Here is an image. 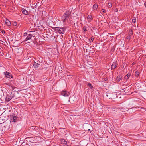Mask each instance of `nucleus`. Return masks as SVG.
Returning a JSON list of instances; mask_svg holds the SVG:
<instances>
[{"label":"nucleus","instance_id":"obj_1","mask_svg":"<svg viewBox=\"0 0 146 146\" xmlns=\"http://www.w3.org/2000/svg\"><path fill=\"white\" fill-rule=\"evenodd\" d=\"M51 27L53 30L60 34H64L66 30L65 28L64 27Z\"/></svg>","mask_w":146,"mask_h":146},{"label":"nucleus","instance_id":"obj_37","mask_svg":"<svg viewBox=\"0 0 146 146\" xmlns=\"http://www.w3.org/2000/svg\"><path fill=\"white\" fill-rule=\"evenodd\" d=\"M16 98V97H15V98Z\"/></svg>","mask_w":146,"mask_h":146},{"label":"nucleus","instance_id":"obj_36","mask_svg":"<svg viewBox=\"0 0 146 146\" xmlns=\"http://www.w3.org/2000/svg\"><path fill=\"white\" fill-rule=\"evenodd\" d=\"M90 130V129H88V131H89Z\"/></svg>","mask_w":146,"mask_h":146},{"label":"nucleus","instance_id":"obj_26","mask_svg":"<svg viewBox=\"0 0 146 146\" xmlns=\"http://www.w3.org/2000/svg\"><path fill=\"white\" fill-rule=\"evenodd\" d=\"M133 33L132 30H131L129 31V35H130L131 36V35H133Z\"/></svg>","mask_w":146,"mask_h":146},{"label":"nucleus","instance_id":"obj_27","mask_svg":"<svg viewBox=\"0 0 146 146\" xmlns=\"http://www.w3.org/2000/svg\"><path fill=\"white\" fill-rule=\"evenodd\" d=\"M136 19L134 17L132 20V22L134 23L136 22Z\"/></svg>","mask_w":146,"mask_h":146},{"label":"nucleus","instance_id":"obj_28","mask_svg":"<svg viewBox=\"0 0 146 146\" xmlns=\"http://www.w3.org/2000/svg\"><path fill=\"white\" fill-rule=\"evenodd\" d=\"M88 19H92V16L91 15H88Z\"/></svg>","mask_w":146,"mask_h":146},{"label":"nucleus","instance_id":"obj_17","mask_svg":"<svg viewBox=\"0 0 146 146\" xmlns=\"http://www.w3.org/2000/svg\"><path fill=\"white\" fill-rule=\"evenodd\" d=\"M46 36L48 38H50L52 36L51 35V34L50 33V34H47L46 33L45 34Z\"/></svg>","mask_w":146,"mask_h":146},{"label":"nucleus","instance_id":"obj_7","mask_svg":"<svg viewBox=\"0 0 146 146\" xmlns=\"http://www.w3.org/2000/svg\"><path fill=\"white\" fill-rule=\"evenodd\" d=\"M12 99V98L10 94H7L5 98V100L7 101H9Z\"/></svg>","mask_w":146,"mask_h":146},{"label":"nucleus","instance_id":"obj_31","mask_svg":"<svg viewBox=\"0 0 146 146\" xmlns=\"http://www.w3.org/2000/svg\"><path fill=\"white\" fill-rule=\"evenodd\" d=\"M1 31L2 33H5V31L4 30H2Z\"/></svg>","mask_w":146,"mask_h":146},{"label":"nucleus","instance_id":"obj_12","mask_svg":"<svg viewBox=\"0 0 146 146\" xmlns=\"http://www.w3.org/2000/svg\"><path fill=\"white\" fill-rule=\"evenodd\" d=\"M122 76L121 75H119L117 78V81H119L122 80Z\"/></svg>","mask_w":146,"mask_h":146},{"label":"nucleus","instance_id":"obj_15","mask_svg":"<svg viewBox=\"0 0 146 146\" xmlns=\"http://www.w3.org/2000/svg\"><path fill=\"white\" fill-rule=\"evenodd\" d=\"M15 92H12L11 94H10L11 98H14L15 97Z\"/></svg>","mask_w":146,"mask_h":146},{"label":"nucleus","instance_id":"obj_35","mask_svg":"<svg viewBox=\"0 0 146 146\" xmlns=\"http://www.w3.org/2000/svg\"><path fill=\"white\" fill-rule=\"evenodd\" d=\"M106 96H108V95H106Z\"/></svg>","mask_w":146,"mask_h":146},{"label":"nucleus","instance_id":"obj_10","mask_svg":"<svg viewBox=\"0 0 146 146\" xmlns=\"http://www.w3.org/2000/svg\"><path fill=\"white\" fill-rule=\"evenodd\" d=\"M117 64L116 62H114L111 66V68L112 69H114L117 67Z\"/></svg>","mask_w":146,"mask_h":146},{"label":"nucleus","instance_id":"obj_30","mask_svg":"<svg viewBox=\"0 0 146 146\" xmlns=\"http://www.w3.org/2000/svg\"><path fill=\"white\" fill-rule=\"evenodd\" d=\"M102 13H105L106 12V11L104 9H102Z\"/></svg>","mask_w":146,"mask_h":146},{"label":"nucleus","instance_id":"obj_23","mask_svg":"<svg viewBox=\"0 0 146 146\" xmlns=\"http://www.w3.org/2000/svg\"><path fill=\"white\" fill-rule=\"evenodd\" d=\"M112 4L111 3H109L108 4V6L109 8H111L112 7Z\"/></svg>","mask_w":146,"mask_h":146},{"label":"nucleus","instance_id":"obj_8","mask_svg":"<svg viewBox=\"0 0 146 146\" xmlns=\"http://www.w3.org/2000/svg\"><path fill=\"white\" fill-rule=\"evenodd\" d=\"M33 36V34H29L27 36L26 38L25 39V41H27L30 39H31Z\"/></svg>","mask_w":146,"mask_h":146},{"label":"nucleus","instance_id":"obj_11","mask_svg":"<svg viewBox=\"0 0 146 146\" xmlns=\"http://www.w3.org/2000/svg\"><path fill=\"white\" fill-rule=\"evenodd\" d=\"M5 23L8 26H10L11 24L10 21L8 19H6L5 21Z\"/></svg>","mask_w":146,"mask_h":146},{"label":"nucleus","instance_id":"obj_33","mask_svg":"<svg viewBox=\"0 0 146 146\" xmlns=\"http://www.w3.org/2000/svg\"><path fill=\"white\" fill-rule=\"evenodd\" d=\"M144 5H145V7H146V1Z\"/></svg>","mask_w":146,"mask_h":146},{"label":"nucleus","instance_id":"obj_21","mask_svg":"<svg viewBox=\"0 0 146 146\" xmlns=\"http://www.w3.org/2000/svg\"><path fill=\"white\" fill-rule=\"evenodd\" d=\"M88 85L89 86L90 89H92L93 88V86L90 83L88 84Z\"/></svg>","mask_w":146,"mask_h":146},{"label":"nucleus","instance_id":"obj_13","mask_svg":"<svg viewBox=\"0 0 146 146\" xmlns=\"http://www.w3.org/2000/svg\"><path fill=\"white\" fill-rule=\"evenodd\" d=\"M61 141L62 143L66 145L67 143V142L63 139H61Z\"/></svg>","mask_w":146,"mask_h":146},{"label":"nucleus","instance_id":"obj_32","mask_svg":"<svg viewBox=\"0 0 146 146\" xmlns=\"http://www.w3.org/2000/svg\"><path fill=\"white\" fill-rule=\"evenodd\" d=\"M14 24L15 26H16L17 25V23L16 22H15L14 23Z\"/></svg>","mask_w":146,"mask_h":146},{"label":"nucleus","instance_id":"obj_5","mask_svg":"<svg viewBox=\"0 0 146 146\" xmlns=\"http://www.w3.org/2000/svg\"><path fill=\"white\" fill-rule=\"evenodd\" d=\"M61 95L65 97H68L69 95V92L66 91H62L61 92Z\"/></svg>","mask_w":146,"mask_h":146},{"label":"nucleus","instance_id":"obj_16","mask_svg":"<svg viewBox=\"0 0 146 146\" xmlns=\"http://www.w3.org/2000/svg\"><path fill=\"white\" fill-rule=\"evenodd\" d=\"M98 8V5L97 4H95L93 6V9L94 10H96Z\"/></svg>","mask_w":146,"mask_h":146},{"label":"nucleus","instance_id":"obj_4","mask_svg":"<svg viewBox=\"0 0 146 146\" xmlns=\"http://www.w3.org/2000/svg\"><path fill=\"white\" fill-rule=\"evenodd\" d=\"M4 74L5 76L7 78H12L13 76L12 74L7 71L4 72Z\"/></svg>","mask_w":146,"mask_h":146},{"label":"nucleus","instance_id":"obj_29","mask_svg":"<svg viewBox=\"0 0 146 146\" xmlns=\"http://www.w3.org/2000/svg\"><path fill=\"white\" fill-rule=\"evenodd\" d=\"M28 35L27 34V33H26V32H25V33H24V36H27Z\"/></svg>","mask_w":146,"mask_h":146},{"label":"nucleus","instance_id":"obj_3","mask_svg":"<svg viewBox=\"0 0 146 146\" xmlns=\"http://www.w3.org/2000/svg\"><path fill=\"white\" fill-rule=\"evenodd\" d=\"M70 14L71 12L69 11H67L62 16V21L64 22L68 20Z\"/></svg>","mask_w":146,"mask_h":146},{"label":"nucleus","instance_id":"obj_14","mask_svg":"<svg viewBox=\"0 0 146 146\" xmlns=\"http://www.w3.org/2000/svg\"><path fill=\"white\" fill-rule=\"evenodd\" d=\"M39 64L38 63H36L35 62L33 64V66L34 67L36 68L39 67Z\"/></svg>","mask_w":146,"mask_h":146},{"label":"nucleus","instance_id":"obj_24","mask_svg":"<svg viewBox=\"0 0 146 146\" xmlns=\"http://www.w3.org/2000/svg\"><path fill=\"white\" fill-rule=\"evenodd\" d=\"M131 36L130 35H129L127 37H126V38H127V40H128V41H129L130 39V38H131Z\"/></svg>","mask_w":146,"mask_h":146},{"label":"nucleus","instance_id":"obj_9","mask_svg":"<svg viewBox=\"0 0 146 146\" xmlns=\"http://www.w3.org/2000/svg\"><path fill=\"white\" fill-rule=\"evenodd\" d=\"M22 13L25 15H28V12L25 9L23 8L21 9Z\"/></svg>","mask_w":146,"mask_h":146},{"label":"nucleus","instance_id":"obj_18","mask_svg":"<svg viewBox=\"0 0 146 146\" xmlns=\"http://www.w3.org/2000/svg\"><path fill=\"white\" fill-rule=\"evenodd\" d=\"M140 74L139 71L138 70L136 71L135 72V76L137 77H138Z\"/></svg>","mask_w":146,"mask_h":146},{"label":"nucleus","instance_id":"obj_6","mask_svg":"<svg viewBox=\"0 0 146 146\" xmlns=\"http://www.w3.org/2000/svg\"><path fill=\"white\" fill-rule=\"evenodd\" d=\"M17 117L15 116L12 115L11 117V120L10 121V122L11 123L12 122H16L17 121Z\"/></svg>","mask_w":146,"mask_h":146},{"label":"nucleus","instance_id":"obj_20","mask_svg":"<svg viewBox=\"0 0 146 146\" xmlns=\"http://www.w3.org/2000/svg\"><path fill=\"white\" fill-rule=\"evenodd\" d=\"M37 127L36 126H32L30 127V129H32L36 130V129H37Z\"/></svg>","mask_w":146,"mask_h":146},{"label":"nucleus","instance_id":"obj_38","mask_svg":"<svg viewBox=\"0 0 146 146\" xmlns=\"http://www.w3.org/2000/svg\"><path fill=\"white\" fill-rule=\"evenodd\" d=\"M78 1H79V0H78Z\"/></svg>","mask_w":146,"mask_h":146},{"label":"nucleus","instance_id":"obj_19","mask_svg":"<svg viewBox=\"0 0 146 146\" xmlns=\"http://www.w3.org/2000/svg\"><path fill=\"white\" fill-rule=\"evenodd\" d=\"M130 75H131V74H130L128 73L125 76V79H128L129 78V77L130 76Z\"/></svg>","mask_w":146,"mask_h":146},{"label":"nucleus","instance_id":"obj_2","mask_svg":"<svg viewBox=\"0 0 146 146\" xmlns=\"http://www.w3.org/2000/svg\"><path fill=\"white\" fill-rule=\"evenodd\" d=\"M70 14L71 12L69 11H67L62 16V21L64 22L68 20Z\"/></svg>","mask_w":146,"mask_h":146},{"label":"nucleus","instance_id":"obj_22","mask_svg":"<svg viewBox=\"0 0 146 146\" xmlns=\"http://www.w3.org/2000/svg\"><path fill=\"white\" fill-rule=\"evenodd\" d=\"M94 39V38H93L92 37H91L89 39V41L90 43L92 42Z\"/></svg>","mask_w":146,"mask_h":146},{"label":"nucleus","instance_id":"obj_34","mask_svg":"<svg viewBox=\"0 0 146 146\" xmlns=\"http://www.w3.org/2000/svg\"><path fill=\"white\" fill-rule=\"evenodd\" d=\"M33 32V31H29V32Z\"/></svg>","mask_w":146,"mask_h":146},{"label":"nucleus","instance_id":"obj_25","mask_svg":"<svg viewBox=\"0 0 146 146\" xmlns=\"http://www.w3.org/2000/svg\"><path fill=\"white\" fill-rule=\"evenodd\" d=\"M82 29L85 32H86L87 31V28L86 26H84Z\"/></svg>","mask_w":146,"mask_h":146}]
</instances>
